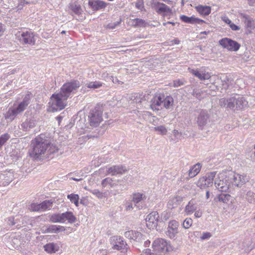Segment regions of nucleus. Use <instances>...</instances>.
I'll use <instances>...</instances> for the list:
<instances>
[{
  "instance_id": "36",
  "label": "nucleus",
  "mask_w": 255,
  "mask_h": 255,
  "mask_svg": "<svg viewBox=\"0 0 255 255\" xmlns=\"http://www.w3.org/2000/svg\"><path fill=\"white\" fill-rule=\"evenodd\" d=\"M164 103V108L167 110H169L172 109L174 100L172 96H165Z\"/></svg>"
},
{
  "instance_id": "18",
  "label": "nucleus",
  "mask_w": 255,
  "mask_h": 255,
  "mask_svg": "<svg viewBox=\"0 0 255 255\" xmlns=\"http://www.w3.org/2000/svg\"><path fill=\"white\" fill-rule=\"evenodd\" d=\"M127 171L126 167L123 165H117L108 168L107 173L111 175L123 174Z\"/></svg>"
},
{
  "instance_id": "59",
  "label": "nucleus",
  "mask_w": 255,
  "mask_h": 255,
  "mask_svg": "<svg viewBox=\"0 0 255 255\" xmlns=\"http://www.w3.org/2000/svg\"><path fill=\"white\" fill-rule=\"evenodd\" d=\"M120 21H117L116 22L109 23V24H108L107 27L109 29H113L115 28L117 25L120 24Z\"/></svg>"
},
{
  "instance_id": "60",
  "label": "nucleus",
  "mask_w": 255,
  "mask_h": 255,
  "mask_svg": "<svg viewBox=\"0 0 255 255\" xmlns=\"http://www.w3.org/2000/svg\"><path fill=\"white\" fill-rule=\"evenodd\" d=\"M136 7L140 10L143 8V2L141 0L137 1L135 3Z\"/></svg>"
},
{
  "instance_id": "49",
  "label": "nucleus",
  "mask_w": 255,
  "mask_h": 255,
  "mask_svg": "<svg viewBox=\"0 0 255 255\" xmlns=\"http://www.w3.org/2000/svg\"><path fill=\"white\" fill-rule=\"evenodd\" d=\"M142 96L138 93H134L131 96V100L133 101L134 103H140L141 102L142 99Z\"/></svg>"
},
{
  "instance_id": "45",
  "label": "nucleus",
  "mask_w": 255,
  "mask_h": 255,
  "mask_svg": "<svg viewBox=\"0 0 255 255\" xmlns=\"http://www.w3.org/2000/svg\"><path fill=\"white\" fill-rule=\"evenodd\" d=\"M90 192L99 199H103L106 197V193H103L98 189L91 190H90Z\"/></svg>"
},
{
  "instance_id": "43",
  "label": "nucleus",
  "mask_w": 255,
  "mask_h": 255,
  "mask_svg": "<svg viewBox=\"0 0 255 255\" xmlns=\"http://www.w3.org/2000/svg\"><path fill=\"white\" fill-rule=\"evenodd\" d=\"M201 72L202 81L208 80L211 78V74L209 72L207 71L206 68L202 67Z\"/></svg>"
},
{
  "instance_id": "14",
  "label": "nucleus",
  "mask_w": 255,
  "mask_h": 255,
  "mask_svg": "<svg viewBox=\"0 0 255 255\" xmlns=\"http://www.w3.org/2000/svg\"><path fill=\"white\" fill-rule=\"evenodd\" d=\"M219 44L224 48L232 51H238L241 45L236 41L228 38H222L219 41Z\"/></svg>"
},
{
  "instance_id": "12",
  "label": "nucleus",
  "mask_w": 255,
  "mask_h": 255,
  "mask_svg": "<svg viewBox=\"0 0 255 255\" xmlns=\"http://www.w3.org/2000/svg\"><path fill=\"white\" fill-rule=\"evenodd\" d=\"M165 95L163 94H156L150 101V108L153 111H159L164 107Z\"/></svg>"
},
{
  "instance_id": "53",
  "label": "nucleus",
  "mask_w": 255,
  "mask_h": 255,
  "mask_svg": "<svg viewBox=\"0 0 255 255\" xmlns=\"http://www.w3.org/2000/svg\"><path fill=\"white\" fill-rule=\"evenodd\" d=\"M173 83L174 87H178L186 84V81L184 79H176L174 80Z\"/></svg>"
},
{
  "instance_id": "16",
  "label": "nucleus",
  "mask_w": 255,
  "mask_h": 255,
  "mask_svg": "<svg viewBox=\"0 0 255 255\" xmlns=\"http://www.w3.org/2000/svg\"><path fill=\"white\" fill-rule=\"evenodd\" d=\"M14 179V174L11 171H5L0 173V184L2 186L8 185Z\"/></svg>"
},
{
  "instance_id": "38",
  "label": "nucleus",
  "mask_w": 255,
  "mask_h": 255,
  "mask_svg": "<svg viewBox=\"0 0 255 255\" xmlns=\"http://www.w3.org/2000/svg\"><path fill=\"white\" fill-rule=\"evenodd\" d=\"M132 25L135 27H144L147 25V22L142 19L136 18L132 20Z\"/></svg>"
},
{
  "instance_id": "28",
  "label": "nucleus",
  "mask_w": 255,
  "mask_h": 255,
  "mask_svg": "<svg viewBox=\"0 0 255 255\" xmlns=\"http://www.w3.org/2000/svg\"><path fill=\"white\" fill-rule=\"evenodd\" d=\"M19 114L14 108H10L4 114L5 119L9 122H12Z\"/></svg>"
},
{
  "instance_id": "5",
  "label": "nucleus",
  "mask_w": 255,
  "mask_h": 255,
  "mask_svg": "<svg viewBox=\"0 0 255 255\" xmlns=\"http://www.w3.org/2000/svg\"><path fill=\"white\" fill-rule=\"evenodd\" d=\"M80 85V82L78 80H72L65 83L61 87L59 93L68 98L72 93H74L77 90Z\"/></svg>"
},
{
  "instance_id": "64",
  "label": "nucleus",
  "mask_w": 255,
  "mask_h": 255,
  "mask_svg": "<svg viewBox=\"0 0 255 255\" xmlns=\"http://www.w3.org/2000/svg\"><path fill=\"white\" fill-rule=\"evenodd\" d=\"M194 212V216L196 218H199L202 215V212L200 210H196Z\"/></svg>"
},
{
  "instance_id": "63",
  "label": "nucleus",
  "mask_w": 255,
  "mask_h": 255,
  "mask_svg": "<svg viewBox=\"0 0 255 255\" xmlns=\"http://www.w3.org/2000/svg\"><path fill=\"white\" fill-rule=\"evenodd\" d=\"M229 26L230 28L232 29V30L234 31H237L240 29V27L239 26L236 25L235 24L232 22L231 23V24Z\"/></svg>"
},
{
  "instance_id": "41",
  "label": "nucleus",
  "mask_w": 255,
  "mask_h": 255,
  "mask_svg": "<svg viewBox=\"0 0 255 255\" xmlns=\"http://www.w3.org/2000/svg\"><path fill=\"white\" fill-rule=\"evenodd\" d=\"M86 87L90 89H98L102 86V83L100 81L89 82L86 85Z\"/></svg>"
},
{
  "instance_id": "26",
  "label": "nucleus",
  "mask_w": 255,
  "mask_h": 255,
  "mask_svg": "<svg viewBox=\"0 0 255 255\" xmlns=\"http://www.w3.org/2000/svg\"><path fill=\"white\" fill-rule=\"evenodd\" d=\"M201 168V165L199 163H198L193 166L188 171V176L185 177L186 180L195 177L200 172Z\"/></svg>"
},
{
  "instance_id": "4",
  "label": "nucleus",
  "mask_w": 255,
  "mask_h": 255,
  "mask_svg": "<svg viewBox=\"0 0 255 255\" xmlns=\"http://www.w3.org/2000/svg\"><path fill=\"white\" fill-rule=\"evenodd\" d=\"M248 105L244 97L236 95L229 98L228 108L232 110H242Z\"/></svg>"
},
{
  "instance_id": "3",
  "label": "nucleus",
  "mask_w": 255,
  "mask_h": 255,
  "mask_svg": "<svg viewBox=\"0 0 255 255\" xmlns=\"http://www.w3.org/2000/svg\"><path fill=\"white\" fill-rule=\"evenodd\" d=\"M67 99L68 98L60 93L53 94L49 102L52 111L55 112L63 109L67 105Z\"/></svg>"
},
{
  "instance_id": "47",
  "label": "nucleus",
  "mask_w": 255,
  "mask_h": 255,
  "mask_svg": "<svg viewBox=\"0 0 255 255\" xmlns=\"http://www.w3.org/2000/svg\"><path fill=\"white\" fill-rule=\"evenodd\" d=\"M154 131H157L161 135H165L167 132L166 128L163 126H160L153 128Z\"/></svg>"
},
{
  "instance_id": "62",
  "label": "nucleus",
  "mask_w": 255,
  "mask_h": 255,
  "mask_svg": "<svg viewBox=\"0 0 255 255\" xmlns=\"http://www.w3.org/2000/svg\"><path fill=\"white\" fill-rule=\"evenodd\" d=\"M211 237V233L209 232L203 233L201 238L202 240L208 239Z\"/></svg>"
},
{
  "instance_id": "11",
  "label": "nucleus",
  "mask_w": 255,
  "mask_h": 255,
  "mask_svg": "<svg viewBox=\"0 0 255 255\" xmlns=\"http://www.w3.org/2000/svg\"><path fill=\"white\" fill-rule=\"evenodd\" d=\"M229 179L231 180L232 186L241 187L248 181L249 178L247 175L229 172Z\"/></svg>"
},
{
  "instance_id": "56",
  "label": "nucleus",
  "mask_w": 255,
  "mask_h": 255,
  "mask_svg": "<svg viewBox=\"0 0 255 255\" xmlns=\"http://www.w3.org/2000/svg\"><path fill=\"white\" fill-rule=\"evenodd\" d=\"M229 98H222L219 100V104L222 107H226L228 108Z\"/></svg>"
},
{
  "instance_id": "31",
  "label": "nucleus",
  "mask_w": 255,
  "mask_h": 255,
  "mask_svg": "<svg viewBox=\"0 0 255 255\" xmlns=\"http://www.w3.org/2000/svg\"><path fill=\"white\" fill-rule=\"evenodd\" d=\"M65 230L64 227L56 225H49L47 227L46 229L47 232L51 233H58Z\"/></svg>"
},
{
  "instance_id": "48",
  "label": "nucleus",
  "mask_w": 255,
  "mask_h": 255,
  "mask_svg": "<svg viewBox=\"0 0 255 255\" xmlns=\"http://www.w3.org/2000/svg\"><path fill=\"white\" fill-rule=\"evenodd\" d=\"M28 209L32 211H42L41 203H32L29 206Z\"/></svg>"
},
{
  "instance_id": "46",
  "label": "nucleus",
  "mask_w": 255,
  "mask_h": 255,
  "mask_svg": "<svg viewBox=\"0 0 255 255\" xmlns=\"http://www.w3.org/2000/svg\"><path fill=\"white\" fill-rule=\"evenodd\" d=\"M219 201L227 203L231 198L229 194H221L218 197Z\"/></svg>"
},
{
  "instance_id": "39",
  "label": "nucleus",
  "mask_w": 255,
  "mask_h": 255,
  "mask_svg": "<svg viewBox=\"0 0 255 255\" xmlns=\"http://www.w3.org/2000/svg\"><path fill=\"white\" fill-rule=\"evenodd\" d=\"M50 221L52 223H62L61 213L53 214L49 216Z\"/></svg>"
},
{
  "instance_id": "8",
  "label": "nucleus",
  "mask_w": 255,
  "mask_h": 255,
  "mask_svg": "<svg viewBox=\"0 0 255 255\" xmlns=\"http://www.w3.org/2000/svg\"><path fill=\"white\" fill-rule=\"evenodd\" d=\"M153 251L157 253H165L171 250V247L168 245L166 241L160 238L156 239L152 244Z\"/></svg>"
},
{
  "instance_id": "34",
  "label": "nucleus",
  "mask_w": 255,
  "mask_h": 255,
  "mask_svg": "<svg viewBox=\"0 0 255 255\" xmlns=\"http://www.w3.org/2000/svg\"><path fill=\"white\" fill-rule=\"evenodd\" d=\"M70 10L77 15H80L82 12V9L80 4L77 3H71L69 4Z\"/></svg>"
},
{
  "instance_id": "25",
  "label": "nucleus",
  "mask_w": 255,
  "mask_h": 255,
  "mask_svg": "<svg viewBox=\"0 0 255 255\" xmlns=\"http://www.w3.org/2000/svg\"><path fill=\"white\" fill-rule=\"evenodd\" d=\"M240 17L247 27L250 28L254 27V20L251 16L245 13H242L240 14Z\"/></svg>"
},
{
  "instance_id": "30",
  "label": "nucleus",
  "mask_w": 255,
  "mask_h": 255,
  "mask_svg": "<svg viewBox=\"0 0 255 255\" xmlns=\"http://www.w3.org/2000/svg\"><path fill=\"white\" fill-rule=\"evenodd\" d=\"M44 249L47 253L52 254L59 250V246L57 244L50 243L44 246Z\"/></svg>"
},
{
  "instance_id": "10",
  "label": "nucleus",
  "mask_w": 255,
  "mask_h": 255,
  "mask_svg": "<svg viewBox=\"0 0 255 255\" xmlns=\"http://www.w3.org/2000/svg\"><path fill=\"white\" fill-rule=\"evenodd\" d=\"M198 113V115L196 118L198 127L199 129L203 130L210 122V115L208 111L206 110H199Z\"/></svg>"
},
{
  "instance_id": "58",
  "label": "nucleus",
  "mask_w": 255,
  "mask_h": 255,
  "mask_svg": "<svg viewBox=\"0 0 255 255\" xmlns=\"http://www.w3.org/2000/svg\"><path fill=\"white\" fill-rule=\"evenodd\" d=\"M17 112L19 113V114L22 112H23L25 109L26 108V107L25 106L22 105L20 103H19L17 106L16 108H14Z\"/></svg>"
},
{
  "instance_id": "40",
  "label": "nucleus",
  "mask_w": 255,
  "mask_h": 255,
  "mask_svg": "<svg viewBox=\"0 0 255 255\" xmlns=\"http://www.w3.org/2000/svg\"><path fill=\"white\" fill-rule=\"evenodd\" d=\"M67 198L69 199L72 203H73L76 207L79 206V197L78 194L73 193L68 194L67 195Z\"/></svg>"
},
{
  "instance_id": "23",
  "label": "nucleus",
  "mask_w": 255,
  "mask_h": 255,
  "mask_svg": "<svg viewBox=\"0 0 255 255\" xmlns=\"http://www.w3.org/2000/svg\"><path fill=\"white\" fill-rule=\"evenodd\" d=\"M124 235L127 238L140 242L141 240L142 234L136 231H128L125 233Z\"/></svg>"
},
{
  "instance_id": "27",
  "label": "nucleus",
  "mask_w": 255,
  "mask_h": 255,
  "mask_svg": "<svg viewBox=\"0 0 255 255\" xmlns=\"http://www.w3.org/2000/svg\"><path fill=\"white\" fill-rule=\"evenodd\" d=\"M62 223H65L66 221L69 223L72 224L76 222V217L74 215L73 213L70 211H67L65 213H61Z\"/></svg>"
},
{
  "instance_id": "2",
  "label": "nucleus",
  "mask_w": 255,
  "mask_h": 255,
  "mask_svg": "<svg viewBox=\"0 0 255 255\" xmlns=\"http://www.w3.org/2000/svg\"><path fill=\"white\" fill-rule=\"evenodd\" d=\"M229 172L223 171L220 172L215 179V185L220 191L227 192L231 187L230 179H229Z\"/></svg>"
},
{
  "instance_id": "22",
  "label": "nucleus",
  "mask_w": 255,
  "mask_h": 255,
  "mask_svg": "<svg viewBox=\"0 0 255 255\" xmlns=\"http://www.w3.org/2000/svg\"><path fill=\"white\" fill-rule=\"evenodd\" d=\"M35 121L33 119H27L21 125L20 129L24 131H29L31 128H33L35 126Z\"/></svg>"
},
{
  "instance_id": "61",
  "label": "nucleus",
  "mask_w": 255,
  "mask_h": 255,
  "mask_svg": "<svg viewBox=\"0 0 255 255\" xmlns=\"http://www.w3.org/2000/svg\"><path fill=\"white\" fill-rule=\"evenodd\" d=\"M158 118L155 116H153L151 118L149 122L151 124H152L154 126H156L158 124Z\"/></svg>"
},
{
  "instance_id": "1",
  "label": "nucleus",
  "mask_w": 255,
  "mask_h": 255,
  "mask_svg": "<svg viewBox=\"0 0 255 255\" xmlns=\"http://www.w3.org/2000/svg\"><path fill=\"white\" fill-rule=\"evenodd\" d=\"M31 145L33 150L31 154L33 157L38 158L41 155L46 157L58 151L57 147L52 144L44 135L40 134L32 140Z\"/></svg>"
},
{
  "instance_id": "29",
  "label": "nucleus",
  "mask_w": 255,
  "mask_h": 255,
  "mask_svg": "<svg viewBox=\"0 0 255 255\" xmlns=\"http://www.w3.org/2000/svg\"><path fill=\"white\" fill-rule=\"evenodd\" d=\"M182 200V197L180 196H176L170 198L168 202V208L171 209L175 208Z\"/></svg>"
},
{
  "instance_id": "44",
  "label": "nucleus",
  "mask_w": 255,
  "mask_h": 255,
  "mask_svg": "<svg viewBox=\"0 0 255 255\" xmlns=\"http://www.w3.org/2000/svg\"><path fill=\"white\" fill-rule=\"evenodd\" d=\"M188 70L190 73L192 74L194 76L197 77L200 80L202 81L201 78V68L200 69H191L190 68H188Z\"/></svg>"
},
{
  "instance_id": "13",
  "label": "nucleus",
  "mask_w": 255,
  "mask_h": 255,
  "mask_svg": "<svg viewBox=\"0 0 255 255\" xmlns=\"http://www.w3.org/2000/svg\"><path fill=\"white\" fill-rule=\"evenodd\" d=\"M146 198L145 194L141 192H135L132 194L131 202L134 203L136 209L140 210L145 207L144 204Z\"/></svg>"
},
{
  "instance_id": "21",
  "label": "nucleus",
  "mask_w": 255,
  "mask_h": 255,
  "mask_svg": "<svg viewBox=\"0 0 255 255\" xmlns=\"http://www.w3.org/2000/svg\"><path fill=\"white\" fill-rule=\"evenodd\" d=\"M198 205L194 199L189 201L185 206L184 211L187 215H190L193 213L198 208Z\"/></svg>"
},
{
  "instance_id": "51",
  "label": "nucleus",
  "mask_w": 255,
  "mask_h": 255,
  "mask_svg": "<svg viewBox=\"0 0 255 255\" xmlns=\"http://www.w3.org/2000/svg\"><path fill=\"white\" fill-rule=\"evenodd\" d=\"M113 179L111 178L108 177L106 178L102 181V185L103 187H105L108 185H109L111 186V187H113L114 185V184L113 183Z\"/></svg>"
},
{
  "instance_id": "7",
  "label": "nucleus",
  "mask_w": 255,
  "mask_h": 255,
  "mask_svg": "<svg viewBox=\"0 0 255 255\" xmlns=\"http://www.w3.org/2000/svg\"><path fill=\"white\" fill-rule=\"evenodd\" d=\"M103 112L98 108L91 110L89 114L88 118L90 126L93 127H98L102 121Z\"/></svg>"
},
{
  "instance_id": "42",
  "label": "nucleus",
  "mask_w": 255,
  "mask_h": 255,
  "mask_svg": "<svg viewBox=\"0 0 255 255\" xmlns=\"http://www.w3.org/2000/svg\"><path fill=\"white\" fill-rule=\"evenodd\" d=\"M31 98L32 95L30 93H28L25 95L23 98L22 101L19 103L27 107L30 102Z\"/></svg>"
},
{
  "instance_id": "55",
  "label": "nucleus",
  "mask_w": 255,
  "mask_h": 255,
  "mask_svg": "<svg viewBox=\"0 0 255 255\" xmlns=\"http://www.w3.org/2000/svg\"><path fill=\"white\" fill-rule=\"evenodd\" d=\"M173 134L174 137L178 140H181L184 137V135H185V133L179 132L178 130L176 129H174L173 130Z\"/></svg>"
},
{
  "instance_id": "9",
  "label": "nucleus",
  "mask_w": 255,
  "mask_h": 255,
  "mask_svg": "<svg viewBox=\"0 0 255 255\" xmlns=\"http://www.w3.org/2000/svg\"><path fill=\"white\" fill-rule=\"evenodd\" d=\"M216 172L213 171L207 173L205 176L201 177L197 182V186L200 188H205L212 186Z\"/></svg>"
},
{
  "instance_id": "50",
  "label": "nucleus",
  "mask_w": 255,
  "mask_h": 255,
  "mask_svg": "<svg viewBox=\"0 0 255 255\" xmlns=\"http://www.w3.org/2000/svg\"><path fill=\"white\" fill-rule=\"evenodd\" d=\"M193 224V220L190 218L185 219L182 223L183 227L186 229H189Z\"/></svg>"
},
{
  "instance_id": "6",
  "label": "nucleus",
  "mask_w": 255,
  "mask_h": 255,
  "mask_svg": "<svg viewBox=\"0 0 255 255\" xmlns=\"http://www.w3.org/2000/svg\"><path fill=\"white\" fill-rule=\"evenodd\" d=\"M15 35L17 39L22 44H35L34 35L31 31L23 30L18 31Z\"/></svg>"
},
{
  "instance_id": "32",
  "label": "nucleus",
  "mask_w": 255,
  "mask_h": 255,
  "mask_svg": "<svg viewBox=\"0 0 255 255\" xmlns=\"http://www.w3.org/2000/svg\"><path fill=\"white\" fill-rule=\"evenodd\" d=\"M197 11L202 15L206 16L211 13V7L207 5H199L196 6Z\"/></svg>"
},
{
  "instance_id": "52",
  "label": "nucleus",
  "mask_w": 255,
  "mask_h": 255,
  "mask_svg": "<svg viewBox=\"0 0 255 255\" xmlns=\"http://www.w3.org/2000/svg\"><path fill=\"white\" fill-rule=\"evenodd\" d=\"M10 138V135L7 133H4L0 136V147H2L5 142Z\"/></svg>"
},
{
  "instance_id": "57",
  "label": "nucleus",
  "mask_w": 255,
  "mask_h": 255,
  "mask_svg": "<svg viewBox=\"0 0 255 255\" xmlns=\"http://www.w3.org/2000/svg\"><path fill=\"white\" fill-rule=\"evenodd\" d=\"M134 208H135V207H134V203L132 202L127 201L125 203V209L127 211H131Z\"/></svg>"
},
{
  "instance_id": "20",
  "label": "nucleus",
  "mask_w": 255,
  "mask_h": 255,
  "mask_svg": "<svg viewBox=\"0 0 255 255\" xmlns=\"http://www.w3.org/2000/svg\"><path fill=\"white\" fill-rule=\"evenodd\" d=\"M114 241L115 245L113 248L117 250H120L122 252H125L127 249V244L121 237H115Z\"/></svg>"
},
{
  "instance_id": "24",
  "label": "nucleus",
  "mask_w": 255,
  "mask_h": 255,
  "mask_svg": "<svg viewBox=\"0 0 255 255\" xmlns=\"http://www.w3.org/2000/svg\"><path fill=\"white\" fill-rule=\"evenodd\" d=\"M180 19L183 22L190 24H202V23H205V21L203 20L194 17L193 16L188 17L185 15H181Z\"/></svg>"
},
{
  "instance_id": "37",
  "label": "nucleus",
  "mask_w": 255,
  "mask_h": 255,
  "mask_svg": "<svg viewBox=\"0 0 255 255\" xmlns=\"http://www.w3.org/2000/svg\"><path fill=\"white\" fill-rule=\"evenodd\" d=\"M192 95L197 99L201 100L205 97V94L204 91L201 89H194Z\"/></svg>"
},
{
  "instance_id": "19",
  "label": "nucleus",
  "mask_w": 255,
  "mask_h": 255,
  "mask_svg": "<svg viewBox=\"0 0 255 255\" xmlns=\"http://www.w3.org/2000/svg\"><path fill=\"white\" fill-rule=\"evenodd\" d=\"M88 4L94 11H98L103 9L107 6V3L101 0H89Z\"/></svg>"
},
{
  "instance_id": "15",
  "label": "nucleus",
  "mask_w": 255,
  "mask_h": 255,
  "mask_svg": "<svg viewBox=\"0 0 255 255\" xmlns=\"http://www.w3.org/2000/svg\"><path fill=\"white\" fill-rule=\"evenodd\" d=\"M179 223L175 220L170 221L168 223L166 235L170 239L175 237L178 233Z\"/></svg>"
},
{
  "instance_id": "17",
  "label": "nucleus",
  "mask_w": 255,
  "mask_h": 255,
  "mask_svg": "<svg viewBox=\"0 0 255 255\" xmlns=\"http://www.w3.org/2000/svg\"><path fill=\"white\" fill-rule=\"evenodd\" d=\"M156 4V12L158 14H162L163 17L170 16L172 14V9L165 4L157 2Z\"/></svg>"
},
{
  "instance_id": "35",
  "label": "nucleus",
  "mask_w": 255,
  "mask_h": 255,
  "mask_svg": "<svg viewBox=\"0 0 255 255\" xmlns=\"http://www.w3.org/2000/svg\"><path fill=\"white\" fill-rule=\"evenodd\" d=\"M55 200L51 199L50 200H46L41 203V207L42 211H44L46 210H50L53 206V204Z\"/></svg>"
},
{
  "instance_id": "33",
  "label": "nucleus",
  "mask_w": 255,
  "mask_h": 255,
  "mask_svg": "<svg viewBox=\"0 0 255 255\" xmlns=\"http://www.w3.org/2000/svg\"><path fill=\"white\" fill-rule=\"evenodd\" d=\"M158 218V213L156 211H153L146 216L145 221L149 223L154 224L155 222H157Z\"/></svg>"
},
{
  "instance_id": "54",
  "label": "nucleus",
  "mask_w": 255,
  "mask_h": 255,
  "mask_svg": "<svg viewBox=\"0 0 255 255\" xmlns=\"http://www.w3.org/2000/svg\"><path fill=\"white\" fill-rule=\"evenodd\" d=\"M7 223L9 226H13L15 224H17L16 226V227L17 228H19L21 227V225L20 224H17V220H15L14 219V218L12 217H9L7 219Z\"/></svg>"
}]
</instances>
